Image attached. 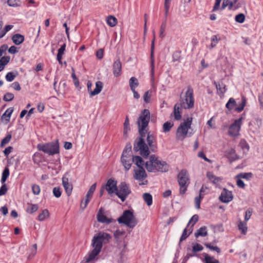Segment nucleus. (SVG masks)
<instances>
[{
    "label": "nucleus",
    "mask_w": 263,
    "mask_h": 263,
    "mask_svg": "<svg viewBox=\"0 0 263 263\" xmlns=\"http://www.w3.org/2000/svg\"><path fill=\"white\" fill-rule=\"evenodd\" d=\"M13 108L10 107L8 108L1 117L2 120H5L6 124L8 123L10 120L11 116L13 112Z\"/></svg>",
    "instance_id": "obj_24"
},
{
    "label": "nucleus",
    "mask_w": 263,
    "mask_h": 263,
    "mask_svg": "<svg viewBox=\"0 0 263 263\" xmlns=\"http://www.w3.org/2000/svg\"><path fill=\"white\" fill-rule=\"evenodd\" d=\"M227 6L229 10H231L233 7V3L230 0H223L221 6V9H224Z\"/></svg>",
    "instance_id": "obj_42"
},
{
    "label": "nucleus",
    "mask_w": 263,
    "mask_h": 263,
    "mask_svg": "<svg viewBox=\"0 0 263 263\" xmlns=\"http://www.w3.org/2000/svg\"><path fill=\"white\" fill-rule=\"evenodd\" d=\"M206 229H207V228L205 226L201 227L195 233V237H198L199 236L204 237V236H206L208 234Z\"/></svg>",
    "instance_id": "obj_29"
},
{
    "label": "nucleus",
    "mask_w": 263,
    "mask_h": 263,
    "mask_svg": "<svg viewBox=\"0 0 263 263\" xmlns=\"http://www.w3.org/2000/svg\"><path fill=\"white\" fill-rule=\"evenodd\" d=\"M154 38L151 43V73L152 74L154 72L155 67V59H154V49H155V32L153 31Z\"/></svg>",
    "instance_id": "obj_17"
},
{
    "label": "nucleus",
    "mask_w": 263,
    "mask_h": 263,
    "mask_svg": "<svg viewBox=\"0 0 263 263\" xmlns=\"http://www.w3.org/2000/svg\"><path fill=\"white\" fill-rule=\"evenodd\" d=\"M133 161L139 167H143L144 161L142 158L139 156H135L133 157Z\"/></svg>",
    "instance_id": "obj_27"
},
{
    "label": "nucleus",
    "mask_w": 263,
    "mask_h": 263,
    "mask_svg": "<svg viewBox=\"0 0 263 263\" xmlns=\"http://www.w3.org/2000/svg\"><path fill=\"white\" fill-rule=\"evenodd\" d=\"M92 86V84L91 81H88L87 83V87L90 97L98 95L102 91L103 85L101 81H97L96 83V87L93 91L91 90Z\"/></svg>",
    "instance_id": "obj_12"
},
{
    "label": "nucleus",
    "mask_w": 263,
    "mask_h": 263,
    "mask_svg": "<svg viewBox=\"0 0 263 263\" xmlns=\"http://www.w3.org/2000/svg\"><path fill=\"white\" fill-rule=\"evenodd\" d=\"M183 108L181 104H176L174 107V119L176 120H179L181 118V110Z\"/></svg>",
    "instance_id": "obj_23"
},
{
    "label": "nucleus",
    "mask_w": 263,
    "mask_h": 263,
    "mask_svg": "<svg viewBox=\"0 0 263 263\" xmlns=\"http://www.w3.org/2000/svg\"><path fill=\"white\" fill-rule=\"evenodd\" d=\"M37 148L48 155H54L60 153L59 144L58 141L48 142L46 143H39L37 145Z\"/></svg>",
    "instance_id": "obj_5"
},
{
    "label": "nucleus",
    "mask_w": 263,
    "mask_h": 263,
    "mask_svg": "<svg viewBox=\"0 0 263 263\" xmlns=\"http://www.w3.org/2000/svg\"><path fill=\"white\" fill-rule=\"evenodd\" d=\"M146 141L148 148L149 147L153 152H155V149L157 148L156 137L153 134H151L150 132H148L146 137Z\"/></svg>",
    "instance_id": "obj_15"
},
{
    "label": "nucleus",
    "mask_w": 263,
    "mask_h": 263,
    "mask_svg": "<svg viewBox=\"0 0 263 263\" xmlns=\"http://www.w3.org/2000/svg\"><path fill=\"white\" fill-rule=\"evenodd\" d=\"M245 20V16L242 13H239L235 16V21L236 22L242 23L244 22Z\"/></svg>",
    "instance_id": "obj_57"
},
{
    "label": "nucleus",
    "mask_w": 263,
    "mask_h": 263,
    "mask_svg": "<svg viewBox=\"0 0 263 263\" xmlns=\"http://www.w3.org/2000/svg\"><path fill=\"white\" fill-rule=\"evenodd\" d=\"M12 40L15 45H19L24 42V36L23 35L17 33L13 35Z\"/></svg>",
    "instance_id": "obj_25"
},
{
    "label": "nucleus",
    "mask_w": 263,
    "mask_h": 263,
    "mask_svg": "<svg viewBox=\"0 0 263 263\" xmlns=\"http://www.w3.org/2000/svg\"><path fill=\"white\" fill-rule=\"evenodd\" d=\"M125 233L124 231H120L119 230H117L114 234V236L115 238L117 241H118V239L120 238V237L124 235Z\"/></svg>",
    "instance_id": "obj_56"
},
{
    "label": "nucleus",
    "mask_w": 263,
    "mask_h": 263,
    "mask_svg": "<svg viewBox=\"0 0 263 263\" xmlns=\"http://www.w3.org/2000/svg\"><path fill=\"white\" fill-rule=\"evenodd\" d=\"M11 139V135L10 134L7 135L1 141V146H4L6 144H8Z\"/></svg>",
    "instance_id": "obj_53"
},
{
    "label": "nucleus",
    "mask_w": 263,
    "mask_h": 263,
    "mask_svg": "<svg viewBox=\"0 0 263 263\" xmlns=\"http://www.w3.org/2000/svg\"><path fill=\"white\" fill-rule=\"evenodd\" d=\"M117 182L114 178L109 179L106 183L103 185L105 190L107 192L108 194L111 195L113 193H116L117 191Z\"/></svg>",
    "instance_id": "obj_13"
},
{
    "label": "nucleus",
    "mask_w": 263,
    "mask_h": 263,
    "mask_svg": "<svg viewBox=\"0 0 263 263\" xmlns=\"http://www.w3.org/2000/svg\"><path fill=\"white\" fill-rule=\"evenodd\" d=\"M126 152L128 153H132V145L130 143H128L126 144L125 147L124 148L122 155L124 156L125 154H126Z\"/></svg>",
    "instance_id": "obj_63"
},
{
    "label": "nucleus",
    "mask_w": 263,
    "mask_h": 263,
    "mask_svg": "<svg viewBox=\"0 0 263 263\" xmlns=\"http://www.w3.org/2000/svg\"><path fill=\"white\" fill-rule=\"evenodd\" d=\"M140 137L136 138L134 144V150L136 152H140V155L143 157H147L150 154L147 145L145 143L144 138L147 135V127H138Z\"/></svg>",
    "instance_id": "obj_2"
},
{
    "label": "nucleus",
    "mask_w": 263,
    "mask_h": 263,
    "mask_svg": "<svg viewBox=\"0 0 263 263\" xmlns=\"http://www.w3.org/2000/svg\"><path fill=\"white\" fill-rule=\"evenodd\" d=\"M32 191L33 194L37 195L40 193V187L39 185L33 184L32 185Z\"/></svg>",
    "instance_id": "obj_59"
},
{
    "label": "nucleus",
    "mask_w": 263,
    "mask_h": 263,
    "mask_svg": "<svg viewBox=\"0 0 263 263\" xmlns=\"http://www.w3.org/2000/svg\"><path fill=\"white\" fill-rule=\"evenodd\" d=\"M66 46V44L64 43L59 49L57 54V57H58V59L62 58V56L64 54V52L65 51Z\"/></svg>",
    "instance_id": "obj_52"
},
{
    "label": "nucleus",
    "mask_w": 263,
    "mask_h": 263,
    "mask_svg": "<svg viewBox=\"0 0 263 263\" xmlns=\"http://www.w3.org/2000/svg\"><path fill=\"white\" fill-rule=\"evenodd\" d=\"M112 236L110 234L100 231L94 235L91 241L92 250L89 253L87 257H86V261L89 262L93 260L101 252L103 245L109 242Z\"/></svg>",
    "instance_id": "obj_1"
},
{
    "label": "nucleus",
    "mask_w": 263,
    "mask_h": 263,
    "mask_svg": "<svg viewBox=\"0 0 263 263\" xmlns=\"http://www.w3.org/2000/svg\"><path fill=\"white\" fill-rule=\"evenodd\" d=\"M242 120L243 118L241 117L235 120L234 122L230 125L228 132L229 135L236 137L239 135Z\"/></svg>",
    "instance_id": "obj_11"
},
{
    "label": "nucleus",
    "mask_w": 263,
    "mask_h": 263,
    "mask_svg": "<svg viewBox=\"0 0 263 263\" xmlns=\"http://www.w3.org/2000/svg\"><path fill=\"white\" fill-rule=\"evenodd\" d=\"M18 74V73L17 71H15L14 72H9L7 73L6 75V79L8 82H12L14 80L15 78L17 77Z\"/></svg>",
    "instance_id": "obj_34"
},
{
    "label": "nucleus",
    "mask_w": 263,
    "mask_h": 263,
    "mask_svg": "<svg viewBox=\"0 0 263 263\" xmlns=\"http://www.w3.org/2000/svg\"><path fill=\"white\" fill-rule=\"evenodd\" d=\"M204 246L207 248H209L211 250L215 251L218 254L221 252V250L219 248H218L217 246H213L211 245L210 243H205Z\"/></svg>",
    "instance_id": "obj_47"
},
{
    "label": "nucleus",
    "mask_w": 263,
    "mask_h": 263,
    "mask_svg": "<svg viewBox=\"0 0 263 263\" xmlns=\"http://www.w3.org/2000/svg\"><path fill=\"white\" fill-rule=\"evenodd\" d=\"M216 84V87L219 95H223L226 91V85L223 84Z\"/></svg>",
    "instance_id": "obj_41"
},
{
    "label": "nucleus",
    "mask_w": 263,
    "mask_h": 263,
    "mask_svg": "<svg viewBox=\"0 0 263 263\" xmlns=\"http://www.w3.org/2000/svg\"><path fill=\"white\" fill-rule=\"evenodd\" d=\"M139 84L138 80L136 78L134 77L130 78L129 80V85L131 90H134V89H135L138 86Z\"/></svg>",
    "instance_id": "obj_28"
},
{
    "label": "nucleus",
    "mask_w": 263,
    "mask_h": 263,
    "mask_svg": "<svg viewBox=\"0 0 263 263\" xmlns=\"http://www.w3.org/2000/svg\"><path fill=\"white\" fill-rule=\"evenodd\" d=\"M228 158L231 161H235L239 158L238 157L236 154L235 149L233 148H231L228 151Z\"/></svg>",
    "instance_id": "obj_32"
},
{
    "label": "nucleus",
    "mask_w": 263,
    "mask_h": 263,
    "mask_svg": "<svg viewBox=\"0 0 263 263\" xmlns=\"http://www.w3.org/2000/svg\"><path fill=\"white\" fill-rule=\"evenodd\" d=\"M20 0H8L7 4L10 7H18L20 6Z\"/></svg>",
    "instance_id": "obj_50"
},
{
    "label": "nucleus",
    "mask_w": 263,
    "mask_h": 263,
    "mask_svg": "<svg viewBox=\"0 0 263 263\" xmlns=\"http://www.w3.org/2000/svg\"><path fill=\"white\" fill-rule=\"evenodd\" d=\"M28 204L29 205V206L27 208L26 211L28 213H29L30 214H32L34 212H36L39 209L38 205L36 204Z\"/></svg>",
    "instance_id": "obj_45"
},
{
    "label": "nucleus",
    "mask_w": 263,
    "mask_h": 263,
    "mask_svg": "<svg viewBox=\"0 0 263 263\" xmlns=\"http://www.w3.org/2000/svg\"><path fill=\"white\" fill-rule=\"evenodd\" d=\"M130 193L131 190L129 185L125 182H122L117 187L115 194L122 202H124Z\"/></svg>",
    "instance_id": "obj_9"
},
{
    "label": "nucleus",
    "mask_w": 263,
    "mask_h": 263,
    "mask_svg": "<svg viewBox=\"0 0 263 263\" xmlns=\"http://www.w3.org/2000/svg\"><path fill=\"white\" fill-rule=\"evenodd\" d=\"M151 91L150 90H148L146 91L143 96L144 101L148 103L151 102Z\"/></svg>",
    "instance_id": "obj_55"
},
{
    "label": "nucleus",
    "mask_w": 263,
    "mask_h": 263,
    "mask_svg": "<svg viewBox=\"0 0 263 263\" xmlns=\"http://www.w3.org/2000/svg\"><path fill=\"white\" fill-rule=\"evenodd\" d=\"M14 95L10 92H7L3 97V100L6 102H9L14 99Z\"/></svg>",
    "instance_id": "obj_54"
},
{
    "label": "nucleus",
    "mask_w": 263,
    "mask_h": 263,
    "mask_svg": "<svg viewBox=\"0 0 263 263\" xmlns=\"http://www.w3.org/2000/svg\"><path fill=\"white\" fill-rule=\"evenodd\" d=\"M238 228L242 234L246 235L248 230L247 222L240 220L238 223Z\"/></svg>",
    "instance_id": "obj_26"
},
{
    "label": "nucleus",
    "mask_w": 263,
    "mask_h": 263,
    "mask_svg": "<svg viewBox=\"0 0 263 263\" xmlns=\"http://www.w3.org/2000/svg\"><path fill=\"white\" fill-rule=\"evenodd\" d=\"M181 59L180 52H176L173 55V62H180Z\"/></svg>",
    "instance_id": "obj_61"
},
{
    "label": "nucleus",
    "mask_w": 263,
    "mask_h": 263,
    "mask_svg": "<svg viewBox=\"0 0 263 263\" xmlns=\"http://www.w3.org/2000/svg\"><path fill=\"white\" fill-rule=\"evenodd\" d=\"M198 219H199V217H198V215L195 214V215H193L192 216V217L190 219V220L189 222V223H188V226L189 225L190 223H191L193 222L192 227L194 226V225L198 221Z\"/></svg>",
    "instance_id": "obj_64"
},
{
    "label": "nucleus",
    "mask_w": 263,
    "mask_h": 263,
    "mask_svg": "<svg viewBox=\"0 0 263 263\" xmlns=\"http://www.w3.org/2000/svg\"><path fill=\"white\" fill-rule=\"evenodd\" d=\"M192 232V230H191L189 234H187V228H185L183 231V233L182 234V235L180 237V240H179V243L186 239L190 235V234Z\"/></svg>",
    "instance_id": "obj_48"
},
{
    "label": "nucleus",
    "mask_w": 263,
    "mask_h": 263,
    "mask_svg": "<svg viewBox=\"0 0 263 263\" xmlns=\"http://www.w3.org/2000/svg\"><path fill=\"white\" fill-rule=\"evenodd\" d=\"M247 100L244 96H242L241 103L239 104L238 107L235 108V110L238 112H240L242 111L244 109L245 106L246 105Z\"/></svg>",
    "instance_id": "obj_31"
},
{
    "label": "nucleus",
    "mask_w": 263,
    "mask_h": 263,
    "mask_svg": "<svg viewBox=\"0 0 263 263\" xmlns=\"http://www.w3.org/2000/svg\"><path fill=\"white\" fill-rule=\"evenodd\" d=\"M239 145L240 147L243 149H247V151H249V146L247 142V141L245 139H241L239 142Z\"/></svg>",
    "instance_id": "obj_58"
},
{
    "label": "nucleus",
    "mask_w": 263,
    "mask_h": 263,
    "mask_svg": "<svg viewBox=\"0 0 263 263\" xmlns=\"http://www.w3.org/2000/svg\"><path fill=\"white\" fill-rule=\"evenodd\" d=\"M97 220L99 222L109 224L112 222L113 219L112 218H108L105 215H104L101 212V209L99 210L97 214Z\"/></svg>",
    "instance_id": "obj_21"
},
{
    "label": "nucleus",
    "mask_w": 263,
    "mask_h": 263,
    "mask_svg": "<svg viewBox=\"0 0 263 263\" xmlns=\"http://www.w3.org/2000/svg\"><path fill=\"white\" fill-rule=\"evenodd\" d=\"M53 194L55 197L59 198L61 196V191L60 187H54L53 189Z\"/></svg>",
    "instance_id": "obj_60"
},
{
    "label": "nucleus",
    "mask_w": 263,
    "mask_h": 263,
    "mask_svg": "<svg viewBox=\"0 0 263 263\" xmlns=\"http://www.w3.org/2000/svg\"><path fill=\"white\" fill-rule=\"evenodd\" d=\"M124 156H125V155H124ZM121 161L126 171H128L130 169L132 163L133 162V158H130V157L124 158V156L123 155L121 156Z\"/></svg>",
    "instance_id": "obj_22"
},
{
    "label": "nucleus",
    "mask_w": 263,
    "mask_h": 263,
    "mask_svg": "<svg viewBox=\"0 0 263 263\" xmlns=\"http://www.w3.org/2000/svg\"><path fill=\"white\" fill-rule=\"evenodd\" d=\"M150 116L149 110L144 109L137 119V123L138 127H147L150 120Z\"/></svg>",
    "instance_id": "obj_10"
},
{
    "label": "nucleus",
    "mask_w": 263,
    "mask_h": 263,
    "mask_svg": "<svg viewBox=\"0 0 263 263\" xmlns=\"http://www.w3.org/2000/svg\"><path fill=\"white\" fill-rule=\"evenodd\" d=\"M206 177L215 185H218L222 180V178L215 176L212 172H208L206 173Z\"/></svg>",
    "instance_id": "obj_20"
},
{
    "label": "nucleus",
    "mask_w": 263,
    "mask_h": 263,
    "mask_svg": "<svg viewBox=\"0 0 263 263\" xmlns=\"http://www.w3.org/2000/svg\"><path fill=\"white\" fill-rule=\"evenodd\" d=\"M194 98L193 89L191 86H189L185 95V99L182 100L181 104L184 109H191L194 106Z\"/></svg>",
    "instance_id": "obj_8"
},
{
    "label": "nucleus",
    "mask_w": 263,
    "mask_h": 263,
    "mask_svg": "<svg viewBox=\"0 0 263 263\" xmlns=\"http://www.w3.org/2000/svg\"><path fill=\"white\" fill-rule=\"evenodd\" d=\"M236 104L235 99L231 98L226 104V106L229 110H231L235 108Z\"/></svg>",
    "instance_id": "obj_38"
},
{
    "label": "nucleus",
    "mask_w": 263,
    "mask_h": 263,
    "mask_svg": "<svg viewBox=\"0 0 263 263\" xmlns=\"http://www.w3.org/2000/svg\"><path fill=\"white\" fill-rule=\"evenodd\" d=\"M165 27H166V21H164V22H162V23L161 25V27H160V37L161 38H163L164 36L163 33L165 31Z\"/></svg>",
    "instance_id": "obj_62"
},
{
    "label": "nucleus",
    "mask_w": 263,
    "mask_h": 263,
    "mask_svg": "<svg viewBox=\"0 0 263 263\" xmlns=\"http://www.w3.org/2000/svg\"><path fill=\"white\" fill-rule=\"evenodd\" d=\"M202 255L204 257L205 263H219L218 260L215 259L213 257L209 256L206 253H203Z\"/></svg>",
    "instance_id": "obj_33"
},
{
    "label": "nucleus",
    "mask_w": 263,
    "mask_h": 263,
    "mask_svg": "<svg viewBox=\"0 0 263 263\" xmlns=\"http://www.w3.org/2000/svg\"><path fill=\"white\" fill-rule=\"evenodd\" d=\"M203 249V247L199 243H195L192 244V251L195 254H197L198 252L201 251Z\"/></svg>",
    "instance_id": "obj_40"
},
{
    "label": "nucleus",
    "mask_w": 263,
    "mask_h": 263,
    "mask_svg": "<svg viewBox=\"0 0 263 263\" xmlns=\"http://www.w3.org/2000/svg\"><path fill=\"white\" fill-rule=\"evenodd\" d=\"M219 200L224 203H228L232 201L233 196L231 191L224 188L219 198Z\"/></svg>",
    "instance_id": "obj_14"
},
{
    "label": "nucleus",
    "mask_w": 263,
    "mask_h": 263,
    "mask_svg": "<svg viewBox=\"0 0 263 263\" xmlns=\"http://www.w3.org/2000/svg\"><path fill=\"white\" fill-rule=\"evenodd\" d=\"M173 125L174 124L171 122L167 121L165 122L162 126L163 132L165 133L169 132Z\"/></svg>",
    "instance_id": "obj_37"
},
{
    "label": "nucleus",
    "mask_w": 263,
    "mask_h": 263,
    "mask_svg": "<svg viewBox=\"0 0 263 263\" xmlns=\"http://www.w3.org/2000/svg\"><path fill=\"white\" fill-rule=\"evenodd\" d=\"M178 184L180 186L179 193L181 195L184 194L190 183L189 175L185 169L180 171L177 176Z\"/></svg>",
    "instance_id": "obj_6"
},
{
    "label": "nucleus",
    "mask_w": 263,
    "mask_h": 263,
    "mask_svg": "<svg viewBox=\"0 0 263 263\" xmlns=\"http://www.w3.org/2000/svg\"><path fill=\"white\" fill-rule=\"evenodd\" d=\"M107 24L110 27H114L117 24V19L112 15H109L107 20Z\"/></svg>",
    "instance_id": "obj_36"
},
{
    "label": "nucleus",
    "mask_w": 263,
    "mask_h": 263,
    "mask_svg": "<svg viewBox=\"0 0 263 263\" xmlns=\"http://www.w3.org/2000/svg\"><path fill=\"white\" fill-rule=\"evenodd\" d=\"M129 121L128 117L126 116L124 123V134H126L128 131H129Z\"/></svg>",
    "instance_id": "obj_51"
},
{
    "label": "nucleus",
    "mask_w": 263,
    "mask_h": 263,
    "mask_svg": "<svg viewBox=\"0 0 263 263\" xmlns=\"http://www.w3.org/2000/svg\"><path fill=\"white\" fill-rule=\"evenodd\" d=\"M253 176L252 173H241L238 174L236 178L239 179H245L246 180H250Z\"/></svg>",
    "instance_id": "obj_35"
},
{
    "label": "nucleus",
    "mask_w": 263,
    "mask_h": 263,
    "mask_svg": "<svg viewBox=\"0 0 263 263\" xmlns=\"http://www.w3.org/2000/svg\"><path fill=\"white\" fill-rule=\"evenodd\" d=\"M134 177L136 180L142 181L147 177V174L143 167H140L139 170H135Z\"/></svg>",
    "instance_id": "obj_18"
},
{
    "label": "nucleus",
    "mask_w": 263,
    "mask_h": 263,
    "mask_svg": "<svg viewBox=\"0 0 263 263\" xmlns=\"http://www.w3.org/2000/svg\"><path fill=\"white\" fill-rule=\"evenodd\" d=\"M145 168L149 172H166L169 165L165 161H161L155 155L149 156V161L145 163Z\"/></svg>",
    "instance_id": "obj_3"
},
{
    "label": "nucleus",
    "mask_w": 263,
    "mask_h": 263,
    "mask_svg": "<svg viewBox=\"0 0 263 263\" xmlns=\"http://www.w3.org/2000/svg\"><path fill=\"white\" fill-rule=\"evenodd\" d=\"M10 58L9 56L3 57L0 59V66L4 67L5 65H7L10 61Z\"/></svg>",
    "instance_id": "obj_49"
},
{
    "label": "nucleus",
    "mask_w": 263,
    "mask_h": 263,
    "mask_svg": "<svg viewBox=\"0 0 263 263\" xmlns=\"http://www.w3.org/2000/svg\"><path fill=\"white\" fill-rule=\"evenodd\" d=\"M9 175V170L8 167H5L2 173L1 182L2 183L5 182Z\"/></svg>",
    "instance_id": "obj_43"
},
{
    "label": "nucleus",
    "mask_w": 263,
    "mask_h": 263,
    "mask_svg": "<svg viewBox=\"0 0 263 263\" xmlns=\"http://www.w3.org/2000/svg\"><path fill=\"white\" fill-rule=\"evenodd\" d=\"M96 186H97V183H95L94 184H93L92 185H91V186L90 187L86 195V198H91L92 196V195L95 192V191L96 190Z\"/></svg>",
    "instance_id": "obj_46"
},
{
    "label": "nucleus",
    "mask_w": 263,
    "mask_h": 263,
    "mask_svg": "<svg viewBox=\"0 0 263 263\" xmlns=\"http://www.w3.org/2000/svg\"><path fill=\"white\" fill-rule=\"evenodd\" d=\"M49 213L47 209H45L39 215L37 219L38 220L42 221L44 220L47 217H49Z\"/></svg>",
    "instance_id": "obj_39"
},
{
    "label": "nucleus",
    "mask_w": 263,
    "mask_h": 263,
    "mask_svg": "<svg viewBox=\"0 0 263 263\" xmlns=\"http://www.w3.org/2000/svg\"><path fill=\"white\" fill-rule=\"evenodd\" d=\"M62 184L68 196H70L72 191V185L68 181V178L63 177L62 178Z\"/></svg>",
    "instance_id": "obj_19"
},
{
    "label": "nucleus",
    "mask_w": 263,
    "mask_h": 263,
    "mask_svg": "<svg viewBox=\"0 0 263 263\" xmlns=\"http://www.w3.org/2000/svg\"><path fill=\"white\" fill-rule=\"evenodd\" d=\"M117 220L119 223L124 224L131 229H133L138 223V220L134 213L129 210L124 211Z\"/></svg>",
    "instance_id": "obj_4"
},
{
    "label": "nucleus",
    "mask_w": 263,
    "mask_h": 263,
    "mask_svg": "<svg viewBox=\"0 0 263 263\" xmlns=\"http://www.w3.org/2000/svg\"><path fill=\"white\" fill-rule=\"evenodd\" d=\"M192 118L189 117L186 121L181 123L177 129L176 138L178 140H183L187 135L188 130L191 127Z\"/></svg>",
    "instance_id": "obj_7"
},
{
    "label": "nucleus",
    "mask_w": 263,
    "mask_h": 263,
    "mask_svg": "<svg viewBox=\"0 0 263 263\" xmlns=\"http://www.w3.org/2000/svg\"><path fill=\"white\" fill-rule=\"evenodd\" d=\"M143 198L147 205L150 206L153 203V197L151 194L145 193L143 194Z\"/></svg>",
    "instance_id": "obj_30"
},
{
    "label": "nucleus",
    "mask_w": 263,
    "mask_h": 263,
    "mask_svg": "<svg viewBox=\"0 0 263 263\" xmlns=\"http://www.w3.org/2000/svg\"><path fill=\"white\" fill-rule=\"evenodd\" d=\"M122 63L120 59H117L112 64V73L115 77H119L121 75Z\"/></svg>",
    "instance_id": "obj_16"
},
{
    "label": "nucleus",
    "mask_w": 263,
    "mask_h": 263,
    "mask_svg": "<svg viewBox=\"0 0 263 263\" xmlns=\"http://www.w3.org/2000/svg\"><path fill=\"white\" fill-rule=\"evenodd\" d=\"M203 198H204V194H201V193L198 196L196 197L195 198V207L196 209H199L200 208L201 200Z\"/></svg>",
    "instance_id": "obj_44"
}]
</instances>
